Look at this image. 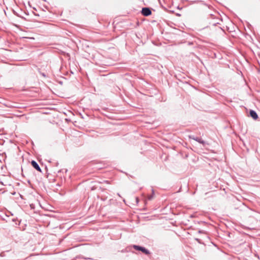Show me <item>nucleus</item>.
I'll return each mask as SVG.
<instances>
[{"label": "nucleus", "instance_id": "obj_1", "mask_svg": "<svg viewBox=\"0 0 260 260\" xmlns=\"http://www.w3.org/2000/svg\"><path fill=\"white\" fill-rule=\"evenodd\" d=\"M132 246L134 248V249H135L136 250L141 251L143 253H144L146 255H148L150 253L149 250H148L147 249H146L144 247L141 246L140 245H133Z\"/></svg>", "mask_w": 260, "mask_h": 260}, {"label": "nucleus", "instance_id": "obj_2", "mask_svg": "<svg viewBox=\"0 0 260 260\" xmlns=\"http://www.w3.org/2000/svg\"><path fill=\"white\" fill-rule=\"evenodd\" d=\"M141 13L144 16H148L151 14V11L150 8L144 7L142 8Z\"/></svg>", "mask_w": 260, "mask_h": 260}, {"label": "nucleus", "instance_id": "obj_3", "mask_svg": "<svg viewBox=\"0 0 260 260\" xmlns=\"http://www.w3.org/2000/svg\"><path fill=\"white\" fill-rule=\"evenodd\" d=\"M189 138L190 139H192L198 142H199L200 144L204 145L205 144V142L202 140L201 138L195 137L194 135H189L188 136Z\"/></svg>", "mask_w": 260, "mask_h": 260}, {"label": "nucleus", "instance_id": "obj_4", "mask_svg": "<svg viewBox=\"0 0 260 260\" xmlns=\"http://www.w3.org/2000/svg\"><path fill=\"white\" fill-rule=\"evenodd\" d=\"M31 165L38 171H39L40 172H42L41 168L40 167L38 164L35 160H31Z\"/></svg>", "mask_w": 260, "mask_h": 260}, {"label": "nucleus", "instance_id": "obj_5", "mask_svg": "<svg viewBox=\"0 0 260 260\" xmlns=\"http://www.w3.org/2000/svg\"><path fill=\"white\" fill-rule=\"evenodd\" d=\"M249 115L251 117H252L253 119L256 120L258 118V115L256 112L253 110H250L249 111Z\"/></svg>", "mask_w": 260, "mask_h": 260}, {"label": "nucleus", "instance_id": "obj_6", "mask_svg": "<svg viewBox=\"0 0 260 260\" xmlns=\"http://www.w3.org/2000/svg\"><path fill=\"white\" fill-rule=\"evenodd\" d=\"M154 194V191L153 189H152V194L148 197V199L151 200L153 199Z\"/></svg>", "mask_w": 260, "mask_h": 260}, {"label": "nucleus", "instance_id": "obj_7", "mask_svg": "<svg viewBox=\"0 0 260 260\" xmlns=\"http://www.w3.org/2000/svg\"><path fill=\"white\" fill-rule=\"evenodd\" d=\"M198 232H199V233H202H202H203V234H205V233H206V232H205L204 231H203V230H199Z\"/></svg>", "mask_w": 260, "mask_h": 260}, {"label": "nucleus", "instance_id": "obj_8", "mask_svg": "<svg viewBox=\"0 0 260 260\" xmlns=\"http://www.w3.org/2000/svg\"><path fill=\"white\" fill-rule=\"evenodd\" d=\"M216 24H219V22H214L212 23V25L215 26V25H216Z\"/></svg>", "mask_w": 260, "mask_h": 260}, {"label": "nucleus", "instance_id": "obj_9", "mask_svg": "<svg viewBox=\"0 0 260 260\" xmlns=\"http://www.w3.org/2000/svg\"><path fill=\"white\" fill-rule=\"evenodd\" d=\"M196 240L199 243H201L200 240L199 239L196 238Z\"/></svg>", "mask_w": 260, "mask_h": 260}, {"label": "nucleus", "instance_id": "obj_10", "mask_svg": "<svg viewBox=\"0 0 260 260\" xmlns=\"http://www.w3.org/2000/svg\"><path fill=\"white\" fill-rule=\"evenodd\" d=\"M136 200L137 203H138V202H139V199H138V197L136 198Z\"/></svg>", "mask_w": 260, "mask_h": 260}, {"label": "nucleus", "instance_id": "obj_11", "mask_svg": "<svg viewBox=\"0 0 260 260\" xmlns=\"http://www.w3.org/2000/svg\"><path fill=\"white\" fill-rule=\"evenodd\" d=\"M117 195H118V196H119L120 197H121V196H120V194H119V193H117Z\"/></svg>", "mask_w": 260, "mask_h": 260}, {"label": "nucleus", "instance_id": "obj_12", "mask_svg": "<svg viewBox=\"0 0 260 260\" xmlns=\"http://www.w3.org/2000/svg\"><path fill=\"white\" fill-rule=\"evenodd\" d=\"M15 220H16V219H12V221H15Z\"/></svg>", "mask_w": 260, "mask_h": 260}, {"label": "nucleus", "instance_id": "obj_13", "mask_svg": "<svg viewBox=\"0 0 260 260\" xmlns=\"http://www.w3.org/2000/svg\"><path fill=\"white\" fill-rule=\"evenodd\" d=\"M42 75H43V76H45L44 74H43Z\"/></svg>", "mask_w": 260, "mask_h": 260}]
</instances>
